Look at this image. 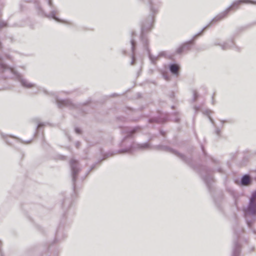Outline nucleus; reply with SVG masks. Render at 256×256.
<instances>
[{"label":"nucleus","mask_w":256,"mask_h":256,"mask_svg":"<svg viewBox=\"0 0 256 256\" xmlns=\"http://www.w3.org/2000/svg\"><path fill=\"white\" fill-rule=\"evenodd\" d=\"M213 46H220L223 50H226L233 48L234 46V43L233 38L228 40L222 43L219 42L218 40H216L214 42Z\"/></svg>","instance_id":"obj_12"},{"label":"nucleus","mask_w":256,"mask_h":256,"mask_svg":"<svg viewBox=\"0 0 256 256\" xmlns=\"http://www.w3.org/2000/svg\"><path fill=\"white\" fill-rule=\"evenodd\" d=\"M160 134H161L162 135L164 136V132H162V131H160Z\"/></svg>","instance_id":"obj_36"},{"label":"nucleus","mask_w":256,"mask_h":256,"mask_svg":"<svg viewBox=\"0 0 256 256\" xmlns=\"http://www.w3.org/2000/svg\"><path fill=\"white\" fill-rule=\"evenodd\" d=\"M70 166L72 182L74 189L76 188V182L79 172L80 170V167L79 163L76 160L72 158L70 162Z\"/></svg>","instance_id":"obj_11"},{"label":"nucleus","mask_w":256,"mask_h":256,"mask_svg":"<svg viewBox=\"0 0 256 256\" xmlns=\"http://www.w3.org/2000/svg\"><path fill=\"white\" fill-rule=\"evenodd\" d=\"M75 132L78 134H80V132H81L79 128H75Z\"/></svg>","instance_id":"obj_28"},{"label":"nucleus","mask_w":256,"mask_h":256,"mask_svg":"<svg viewBox=\"0 0 256 256\" xmlns=\"http://www.w3.org/2000/svg\"><path fill=\"white\" fill-rule=\"evenodd\" d=\"M240 252L241 248L240 244L238 242H234L232 256H240Z\"/></svg>","instance_id":"obj_17"},{"label":"nucleus","mask_w":256,"mask_h":256,"mask_svg":"<svg viewBox=\"0 0 256 256\" xmlns=\"http://www.w3.org/2000/svg\"><path fill=\"white\" fill-rule=\"evenodd\" d=\"M0 256H2V255H1Z\"/></svg>","instance_id":"obj_40"},{"label":"nucleus","mask_w":256,"mask_h":256,"mask_svg":"<svg viewBox=\"0 0 256 256\" xmlns=\"http://www.w3.org/2000/svg\"><path fill=\"white\" fill-rule=\"evenodd\" d=\"M144 3L148 4L150 14L148 18L142 23H144L148 28L152 27L154 16L158 13V9L161 6V2L158 0H140Z\"/></svg>","instance_id":"obj_4"},{"label":"nucleus","mask_w":256,"mask_h":256,"mask_svg":"<svg viewBox=\"0 0 256 256\" xmlns=\"http://www.w3.org/2000/svg\"><path fill=\"white\" fill-rule=\"evenodd\" d=\"M114 154L113 153H112V152H108L106 154H105L104 156V158H102V160H105L107 158H108V156H113Z\"/></svg>","instance_id":"obj_24"},{"label":"nucleus","mask_w":256,"mask_h":256,"mask_svg":"<svg viewBox=\"0 0 256 256\" xmlns=\"http://www.w3.org/2000/svg\"><path fill=\"white\" fill-rule=\"evenodd\" d=\"M180 67L178 64H170L169 65L168 68L170 72L174 76H178L179 74V69Z\"/></svg>","instance_id":"obj_16"},{"label":"nucleus","mask_w":256,"mask_h":256,"mask_svg":"<svg viewBox=\"0 0 256 256\" xmlns=\"http://www.w3.org/2000/svg\"><path fill=\"white\" fill-rule=\"evenodd\" d=\"M34 5L37 11L38 14L42 16H44L48 18H53L58 22H62L66 24H71L70 22H66L65 20H61L56 15L58 13V10L57 9H54L50 11L49 14H46L42 8L41 6L40 2L38 1H34Z\"/></svg>","instance_id":"obj_7"},{"label":"nucleus","mask_w":256,"mask_h":256,"mask_svg":"<svg viewBox=\"0 0 256 256\" xmlns=\"http://www.w3.org/2000/svg\"><path fill=\"white\" fill-rule=\"evenodd\" d=\"M202 112L204 114L208 116L210 122L214 126V128H215L214 132H215L216 134L218 136H220V134H221V130H220V128L216 126L214 120L212 118V117L210 116V114L212 113V112L210 110L207 109V110H202Z\"/></svg>","instance_id":"obj_13"},{"label":"nucleus","mask_w":256,"mask_h":256,"mask_svg":"<svg viewBox=\"0 0 256 256\" xmlns=\"http://www.w3.org/2000/svg\"><path fill=\"white\" fill-rule=\"evenodd\" d=\"M136 34L134 32H132V38L130 40V46H131V50L132 52V62H131V65H134L135 61H136V58L134 56V51H135V48L136 46V41L135 39L134 38V36H135Z\"/></svg>","instance_id":"obj_14"},{"label":"nucleus","mask_w":256,"mask_h":256,"mask_svg":"<svg viewBox=\"0 0 256 256\" xmlns=\"http://www.w3.org/2000/svg\"><path fill=\"white\" fill-rule=\"evenodd\" d=\"M46 125L45 124L40 122H37V126H36V130H40L41 128L43 127Z\"/></svg>","instance_id":"obj_22"},{"label":"nucleus","mask_w":256,"mask_h":256,"mask_svg":"<svg viewBox=\"0 0 256 256\" xmlns=\"http://www.w3.org/2000/svg\"><path fill=\"white\" fill-rule=\"evenodd\" d=\"M56 102L60 108H68L70 110H76L81 112L80 105H76L68 99H60L58 96H55Z\"/></svg>","instance_id":"obj_10"},{"label":"nucleus","mask_w":256,"mask_h":256,"mask_svg":"<svg viewBox=\"0 0 256 256\" xmlns=\"http://www.w3.org/2000/svg\"><path fill=\"white\" fill-rule=\"evenodd\" d=\"M202 176L204 181L206 184L208 188L210 189L212 182L214 181L212 176L210 172L208 171L206 172V175L204 176L202 174Z\"/></svg>","instance_id":"obj_15"},{"label":"nucleus","mask_w":256,"mask_h":256,"mask_svg":"<svg viewBox=\"0 0 256 256\" xmlns=\"http://www.w3.org/2000/svg\"><path fill=\"white\" fill-rule=\"evenodd\" d=\"M221 123H222V125L224 123H225L226 122V120H220Z\"/></svg>","instance_id":"obj_32"},{"label":"nucleus","mask_w":256,"mask_h":256,"mask_svg":"<svg viewBox=\"0 0 256 256\" xmlns=\"http://www.w3.org/2000/svg\"><path fill=\"white\" fill-rule=\"evenodd\" d=\"M166 118H154V119H152V120H150L149 121L150 122H165L166 120Z\"/></svg>","instance_id":"obj_21"},{"label":"nucleus","mask_w":256,"mask_h":256,"mask_svg":"<svg viewBox=\"0 0 256 256\" xmlns=\"http://www.w3.org/2000/svg\"><path fill=\"white\" fill-rule=\"evenodd\" d=\"M46 2L47 5L50 6V8H52V0H46Z\"/></svg>","instance_id":"obj_26"},{"label":"nucleus","mask_w":256,"mask_h":256,"mask_svg":"<svg viewBox=\"0 0 256 256\" xmlns=\"http://www.w3.org/2000/svg\"><path fill=\"white\" fill-rule=\"evenodd\" d=\"M154 148L158 150H164L166 152H169L171 154H174L177 157H178L179 158H180L182 160L186 162L188 165H191V162H192V159L191 158H188L186 157L183 154L178 152L175 150H174L168 146H162V145H158L154 146Z\"/></svg>","instance_id":"obj_9"},{"label":"nucleus","mask_w":256,"mask_h":256,"mask_svg":"<svg viewBox=\"0 0 256 256\" xmlns=\"http://www.w3.org/2000/svg\"><path fill=\"white\" fill-rule=\"evenodd\" d=\"M201 148H202L204 154H205V152H204V146L202 145L201 146Z\"/></svg>","instance_id":"obj_33"},{"label":"nucleus","mask_w":256,"mask_h":256,"mask_svg":"<svg viewBox=\"0 0 256 256\" xmlns=\"http://www.w3.org/2000/svg\"><path fill=\"white\" fill-rule=\"evenodd\" d=\"M242 4H256V1L252 0H236L234 1L232 4L229 6L225 10L218 14L212 18L211 22L208 24L210 26L213 23L221 20L226 17L229 12L233 9H238L239 6Z\"/></svg>","instance_id":"obj_5"},{"label":"nucleus","mask_w":256,"mask_h":256,"mask_svg":"<svg viewBox=\"0 0 256 256\" xmlns=\"http://www.w3.org/2000/svg\"><path fill=\"white\" fill-rule=\"evenodd\" d=\"M0 134L2 138L8 144H12L9 141L10 138H14V139H18L16 137H14L12 136H8L7 134H4L3 132H0Z\"/></svg>","instance_id":"obj_18"},{"label":"nucleus","mask_w":256,"mask_h":256,"mask_svg":"<svg viewBox=\"0 0 256 256\" xmlns=\"http://www.w3.org/2000/svg\"><path fill=\"white\" fill-rule=\"evenodd\" d=\"M30 142V141H28V142H24V143H25V144H28V143H29Z\"/></svg>","instance_id":"obj_37"},{"label":"nucleus","mask_w":256,"mask_h":256,"mask_svg":"<svg viewBox=\"0 0 256 256\" xmlns=\"http://www.w3.org/2000/svg\"><path fill=\"white\" fill-rule=\"evenodd\" d=\"M63 93H64V92H60V94H63Z\"/></svg>","instance_id":"obj_39"},{"label":"nucleus","mask_w":256,"mask_h":256,"mask_svg":"<svg viewBox=\"0 0 256 256\" xmlns=\"http://www.w3.org/2000/svg\"><path fill=\"white\" fill-rule=\"evenodd\" d=\"M158 55L160 58H161V57H166V56H167L166 52H164V51L160 52L158 54Z\"/></svg>","instance_id":"obj_23"},{"label":"nucleus","mask_w":256,"mask_h":256,"mask_svg":"<svg viewBox=\"0 0 256 256\" xmlns=\"http://www.w3.org/2000/svg\"><path fill=\"white\" fill-rule=\"evenodd\" d=\"M140 130L138 126L128 128L126 132V135L124 137L121 142V146L124 148L118 150L119 153H132L135 150H145L151 148L148 142L138 144L134 142L131 138L132 135Z\"/></svg>","instance_id":"obj_2"},{"label":"nucleus","mask_w":256,"mask_h":256,"mask_svg":"<svg viewBox=\"0 0 256 256\" xmlns=\"http://www.w3.org/2000/svg\"><path fill=\"white\" fill-rule=\"evenodd\" d=\"M210 26V24H208L205 27H204L202 30L196 34L194 36L192 40L189 41H188L183 44H182L176 50V53L178 54H181L184 52H186L190 50L191 48V46L194 44V41L195 39H196L198 36H201L204 31L208 26Z\"/></svg>","instance_id":"obj_8"},{"label":"nucleus","mask_w":256,"mask_h":256,"mask_svg":"<svg viewBox=\"0 0 256 256\" xmlns=\"http://www.w3.org/2000/svg\"><path fill=\"white\" fill-rule=\"evenodd\" d=\"M152 27L148 28V26H146L144 23H142L141 24V34H140V40L142 44L144 50L147 52L149 59L152 64H156L157 60L160 58L158 55L157 56H154L152 55L150 52V50L148 48V40L147 36L146 35V32L150 30Z\"/></svg>","instance_id":"obj_6"},{"label":"nucleus","mask_w":256,"mask_h":256,"mask_svg":"<svg viewBox=\"0 0 256 256\" xmlns=\"http://www.w3.org/2000/svg\"><path fill=\"white\" fill-rule=\"evenodd\" d=\"M253 232H254V234H256V230H253Z\"/></svg>","instance_id":"obj_38"},{"label":"nucleus","mask_w":256,"mask_h":256,"mask_svg":"<svg viewBox=\"0 0 256 256\" xmlns=\"http://www.w3.org/2000/svg\"><path fill=\"white\" fill-rule=\"evenodd\" d=\"M80 142H76V147L77 148H78L80 146Z\"/></svg>","instance_id":"obj_30"},{"label":"nucleus","mask_w":256,"mask_h":256,"mask_svg":"<svg viewBox=\"0 0 256 256\" xmlns=\"http://www.w3.org/2000/svg\"><path fill=\"white\" fill-rule=\"evenodd\" d=\"M72 204V202L69 198H66L62 202V208L64 210L70 208Z\"/></svg>","instance_id":"obj_20"},{"label":"nucleus","mask_w":256,"mask_h":256,"mask_svg":"<svg viewBox=\"0 0 256 256\" xmlns=\"http://www.w3.org/2000/svg\"><path fill=\"white\" fill-rule=\"evenodd\" d=\"M174 122H179L180 121V118H176L175 119H174Z\"/></svg>","instance_id":"obj_31"},{"label":"nucleus","mask_w":256,"mask_h":256,"mask_svg":"<svg viewBox=\"0 0 256 256\" xmlns=\"http://www.w3.org/2000/svg\"><path fill=\"white\" fill-rule=\"evenodd\" d=\"M194 110L196 112H197L200 110V108L199 106H195L194 107Z\"/></svg>","instance_id":"obj_29"},{"label":"nucleus","mask_w":256,"mask_h":256,"mask_svg":"<svg viewBox=\"0 0 256 256\" xmlns=\"http://www.w3.org/2000/svg\"><path fill=\"white\" fill-rule=\"evenodd\" d=\"M164 78L166 80H170V76L167 74H162Z\"/></svg>","instance_id":"obj_27"},{"label":"nucleus","mask_w":256,"mask_h":256,"mask_svg":"<svg viewBox=\"0 0 256 256\" xmlns=\"http://www.w3.org/2000/svg\"><path fill=\"white\" fill-rule=\"evenodd\" d=\"M118 118L119 119V118ZM120 120L122 121H124L126 118L124 117H122V118H120Z\"/></svg>","instance_id":"obj_34"},{"label":"nucleus","mask_w":256,"mask_h":256,"mask_svg":"<svg viewBox=\"0 0 256 256\" xmlns=\"http://www.w3.org/2000/svg\"><path fill=\"white\" fill-rule=\"evenodd\" d=\"M198 97V95L197 92L196 91H194V92H193V99H192L193 101L195 102L196 100Z\"/></svg>","instance_id":"obj_25"},{"label":"nucleus","mask_w":256,"mask_h":256,"mask_svg":"<svg viewBox=\"0 0 256 256\" xmlns=\"http://www.w3.org/2000/svg\"><path fill=\"white\" fill-rule=\"evenodd\" d=\"M251 180L248 174H245L242 178L240 180V184L242 186H246L250 184Z\"/></svg>","instance_id":"obj_19"},{"label":"nucleus","mask_w":256,"mask_h":256,"mask_svg":"<svg viewBox=\"0 0 256 256\" xmlns=\"http://www.w3.org/2000/svg\"><path fill=\"white\" fill-rule=\"evenodd\" d=\"M96 164H94L93 165H92V167H91V169L90 170H92L93 168H94L95 167V166H96Z\"/></svg>","instance_id":"obj_35"},{"label":"nucleus","mask_w":256,"mask_h":256,"mask_svg":"<svg viewBox=\"0 0 256 256\" xmlns=\"http://www.w3.org/2000/svg\"><path fill=\"white\" fill-rule=\"evenodd\" d=\"M242 211L247 226L252 228L256 220V190L252 193L248 204L243 208Z\"/></svg>","instance_id":"obj_3"},{"label":"nucleus","mask_w":256,"mask_h":256,"mask_svg":"<svg viewBox=\"0 0 256 256\" xmlns=\"http://www.w3.org/2000/svg\"><path fill=\"white\" fill-rule=\"evenodd\" d=\"M8 59L13 61L12 58L8 54H0V74L6 78H10L18 80L21 85L26 88H33L36 89L34 92H43L46 94L54 95V93H49L44 88L38 86L30 82L28 80L25 78L23 76L13 68L10 67L4 62V60Z\"/></svg>","instance_id":"obj_1"}]
</instances>
